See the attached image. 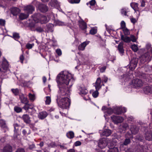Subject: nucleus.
<instances>
[{"instance_id": "4be33fe9", "label": "nucleus", "mask_w": 152, "mask_h": 152, "mask_svg": "<svg viewBox=\"0 0 152 152\" xmlns=\"http://www.w3.org/2000/svg\"><path fill=\"white\" fill-rule=\"evenodd\" d=\"M25 104L23 108L26 110H28L29 109H32L34 108L33 105L32 104H30L28 103V101Z\"/></svg>"}, {"instance_id": "ea45409f", "label": "nucleus", "mask_w": 152, "mask_h": 152, "mask_svg": "<svg viewBox=\"0 0 152 152\" xmlns=\"http://www.w3.org/2000/svg\"><path fill=\"white\" fill-rule=\"evenodd\" d=\"M108 152H118V149L116 148L110 149L108 150Z\"/></svg>"}, {"instance_id": "1a4fd4ad", "label": "nucleus", "mask_w": 152, "mask_h": 152, "mask_svg": "<svg viewBox=\"0 0 152 152\" xmlns=\"http://www.w3.org/2000/svg\"><path fill=\"white\" fill-rule=\"evenodd\" d=\"M144 137L145 139L147 140H152V133L150 130H147L145 132L144 134Z\"/></svg>"}, {"instance_id": "2f4dec72", "label": "nucleus", "mask_w": 152, "mask_h": 152, "mask_svg": "<svg viewBox=\"0 0 152 152\" xmlns=\"http://www.w3.org/2000/svg\"><path fill=\"white\" fill-rule=\"evenodd\" d=\"M131 142V140L129 138H126L123 144H121L122 145H127Z\"/></svg>"}, {"instance_id": "8fccbe9b", "label": "nucleus", "mask_w": 152, "mask_h": 152, "mask_svg": "<svg viewBox=\"0 0 152 152\" xmlns=\"http://www.w3.org/2000/svg\"><path fill=\"white\" fill-rule=\"evenodd\" d=\"M56 52L58 56H61L62 54L61 51L60 49H58L56 50Z\"/></svg>"}, {"instance_id": "9d476101", "label": "nucleus", "mask_w": 152, "mask_h": 152, "mask_svg": "<svg viewBox=\"0 0 152 152\" xmlns=\"http://www.w3.org/2000/svg\"><path fill=\"white\" fill-rule=\"evenodd\" d=\"M34 7L32 5H29L24 7V10L27 13H32L34 10Z\"/></svg>"}, {"instance_id": "09e8293b", "label": "nucleus", "mask_w": 152, "mask_h": 152, "mask_svg": "<svg viewBox=\"0 0 152 152\" xmlns=\"http://www.w3.org/2000/svg\"><path fill=\"white\" fill-rule=\"evenodd\" d=\"M80 0H70L69 2L72 4L78 3L80 2Z\"/></svg>"}, {"instance_id": "6e6552de", "label": "nucleus", "mask_w": 152, "mask_h": 152, "mask_svg": "<svg viewBox=\"0 0 152 152\" xmlns=\"http://www.w3.org/2000/svg\"><path fill=\"white\" fill-rule=\"evenodd\" d=\"M111 118L115 124L121 123L124 120L123 118L120 116L113 115L112 116Z\"/></svg>"}, {"instance_id": "f3484780", "label": "nucleus", "mask_w": 152, "mask_h": 152, "mask_svg": "<svg viewBox=\"0 0 152 152\" xmlns=\"http://www.w3.org/2000/svg\"><path fill=\"white\" fill-rule=\"evenodd\" d=\"M47 29L46 31L49 33L53 32V31L54 25L51 23H49L46 25Z\"/></svg>"}, {"instance_id": "49530a36", "label": "nucleus", "mask_w": 152, "mask_h": 152, "mask_svg": "<svg viewBox=\"0 0 152 152\" xmlns=\"http://www.w3.org/2000/svg\"><path fill=\"white\" fill-rule=\"evenodd\" d=\"M34 43H33L32 44L27 43L26 45V47L27 49H30L32 48V47L34 46Z\"/></svg>"}, {"instance_id": "412c9836", "label": "nucleus", "mask_w": 152, "mask_h": 152, "mask_svg": "<svg viewBox=\"0 0 152 152\" xmlns=\"http://www.w3.org/2000/svg\"><path fill=\"white\" fill-rule=\"evenodd\" d=\"M112 133L111 131L109 129H104L102 134V136H105L106 137L110 136Z\"/></svg>"}, {"instance_id": "aec40b11", "label": "nucleus", "mask_w": 152, "mask_h": 152, "mask_svg": "<svg viewBox=\"0 0 152 152\" xmlns=\"http://www.w3.org/2000/svg\"><path fill=\"white\" fill-rule=\"evenodd\" d=\"M143 91L146 94L152 93V86H148L143 88Z\"/></svg>"}, {"instance_id": "72a5a7b5", "label": "nucleus", "mask_w": 152, "mask_h": 152, "mask_svg": "<svg viewBox=\"0 0 152 152\" xmlns=\"http://www.w3.org/2000/svg\"><path fill=\"white\" fill-rule=\"evenodd\" d=\"M0 126L3 128L6 127V126L4 121L3 120H1L0 121Z\"/></svg>"}, {"instance_id": "f704fd0d", "label": "nucleus", "mask_w": 152, "mask_h": 152, "mask_svg": "<svg viewBox=\"0 0 152 152\" xmlns=\"http://www.w3.org/2000/svg\"><path fill=\"white\" fill-rule=\"evenodd\" d=\"M121 110L118 111L117 113V114L119 115L121 114L122 113H125L126 111V109L125 107H123L121 108Z\"/></svg>"}, {"instance_id": "9b49d317", "label": "nucleus", "mask_w": 152, "mask_h": 152, "mask_svg": "<svg viewBox=\"0 0 152 152\" xmlns=\"http://www.w3.org/2000/svg\"><path fill=\"white\" fill-rule=\"evenodd\" d=\"M139 128L138 126L136 125H131L130 130L132 134H137L139 132Z\"/></svg>"}, {"instance_id": "0eeeda50", "label": "nucleus", "mask_w": 152, "mask_h": 152, "mask_svg": "<svg viewBox=\"0 0 152 152\" xmlns=\"http://www.w3.org/2000/svg\"><path fill=\"white\" fill-rule=\"evenodd\" d=\"M152 57V54L148 52L141 56V59L144 62L149 61L151 60Z\"/></svg>"}, {"instance_id": "473e14b6", "label": "nucleus", "mask_w": 152, "mask_h": 152, "mask_svg": "<svg viewBox=\"0 0 152 152\" xmlns=\"http://www.w3.org/2000/svg\"><path fill=\"white\" fill-rule=\"evenodd\" d=\"M66 136L68 137L71 139L74 137V134L72 132L70 131L67 134Z\"/></svg>"}, {"instance_id": "de8ad7c7", "label": "nucleus", "mask_w": 152, "mask_h": 152, "mask_svg": "<svg viewBox=\"0 0 152 152\" xmlns=\"http://www.w3.org/2000/svg\"><path fill=\"white\" fill-rule=\"evenodd\" d=\"M96 30L94 28H92L90 31V33L94 35L96 33Z\"/></svg>"}, {"instance_id": "6e6d98bb", "label": "nucleus", "mask_w": 152, "mask_h": 152, "mask_svg": "<svg viewBox=\"0 0 152 152\" xmlns=\"http://www.w3.org/2000/svg\"><path fill=\"white\" fill-rule=\"evenodd\" d=\"M121 13L122 14H124L125 16H128V15H127V12L126 11L124 10V9H122L121 10Z\"/></svg>"}, {"instance_id": "423d86ee", "label": "nucleus", "mask_w": 152, "mask_h": 152, "mask_svg": "<svg viewBox=\"0 0 152 152\" xmlns=\"http://www.w3.org/2000/svg\"><path fill=\"white\" fill-rule=\"evenodd\" d=\"M138 61V59L137 58L133 57L132 58L129 65L130 70L133 71L135 69L137 65Z\"/></svg>"}, {"instance_id": "dca6fc26", "label": "nucleus", "mask_w": 152, "mask_h": 152, "mask_svg": "<svg viewBox=\"0 0 152 152\" xmlns=\"http://www.w3.org/2000/svg\"><path fill=\"white\" fill-rule=\"evenodd\" d=\"M101 79L100 77H99L97 79L95 86L96 90H99L102 87L101 85Z\"/></svg>"}, {"instance_id": "f8f14e48", "label": "nucleus", "mask_w": 152, "mask_h": 152, "mask_svg": "<svg viewBox=\"0 0 152 152\" xmlns=\"http://www.w3.org/2000/svg\"><path fill=\"white\" fill-rule=\"evenodd\" d=\"M39 9L42 12H45L48 11V8L45 4H40L39 6Z\"/></svg>"}, {"instance_id": "f03ea898", "label": "nucleus", "mask_w": 152, "mask_h": 152, "mask_svg": "<svg viewBox=\"0 0 152 152\" xmlns=\"http://www.w3.org/2000/svg\"><path fill=\"white\" fill-rule=\"evenodd\" d=\"M57 99L56 101L59 106L62 109H66L69 107L70 104V100L67 97H61Z\"/></svg>"}, {"instance_id": "6ab92c4d", "label": "nucleus", "mask_w": 152, "mask_h": 152, "mask_svg": "<svg viewBox=\"0 0 152 152\" xmlns=\"http://www.w3.org/2000/svg\"><path fill=\"white\" fill-rule=\"evenodd\" d=\"M11 11L12 14L14 15H16L20 12V10L17 7H13L11 8Z\"/></svg>"}, {"instance_id": "39448f33", "label": "nucleus", "mask_w": 152, "mask_h": 152, "mask_svg": "<svg viewBox=\"0 0 152 152\" xmlns=\"http://www.w3.org/2000/svg\"><path fill=\"white\" fill-rule=\"evenodd\" d=\"M107 145V140L106 138H100L98 141V146L101 149L105 148Z\"/></svg>"}, {"instance_id": "e433bc0d", "label": "nucleus", "mask_w": 152, "mask_h": 152, "mask_svg": "<svg viewBox=\"0 0 152 152\" xmlns=\"http://www.w3.org/2000/svg\"><path fill=\"white\" fill-rule=\"evenodd\" d=\"M17 132H15L14 135L13 136V139L15 141H17L18 140H20L19 138L18 137L19 135L17 134Z\"/></svg>"}, {"instance_id": "c9c22d12", "label": "nucleus", "mask_w": 152, "mask_h": 152, "mask_svg": "<svg viewBox=\"0 0 152 152\" xmlns=\"http://www.w3.org/2000/svg\"><path fill=\"white\" fill-rule=\"evenodd\" d=\"M131 48L135 52H137L138 50L137 46L135 45H132L131 47Z\"/></svg>"}, {"instance_id": "774afa93", "label": "nucleus", "mask_w": 152, "mask_h": 152, "mask_svg": "<svg viewBox=\"0 0 152 152\" xmlns=\"http://www.w3.org/2000/svg\"><path fill=\"white\" fill-rule=\"evenodd\" d=\"M130 20L131 21V22L134 24L136 22V19L134 18H131Z\"/></svg>"}, {"instance_id": "20e7f679", "label": "nucleus", "mask_w": 152, "mask_h": 152, "mask_svg": "<svg viewBox=\"0 0 152 152\" xmlns=\"http://www.w3.org/2000/svg\"><path fill=\"white\" fill-rule=\"evenodd\" d=\"M143 84L141 80L137 78L132 80L131 85L135 88H139L142 86Z\"/></svg>"}, {"instance_id": "603ef678", "label": "nucleus", "mask_w": 152, "mask_h": 152, "mask_svg": "<svg viewBox=\"0 0 152 152\" xmlns=\"http://www.w3.org/2000/svg\"><path fill=\"white\" fill-rule=\"evenodd\" d=\"M5 23V20L2 19H0V25L1 26H4Z\"/></svg>"}, {"instance_id": "f257e3e1", "label": "nucleus", "mask_w": 152, "mask_h": 152, "mask_svg": "<svg viewBox=\"0 0 152 152\" xmlns=\"http://www.w3.org/2000/svg\"><path fill=\"white\" fill-rule=\"evenodd\" d=\"M62 73L58 75L56 81L59 86L60 95L64 96L69 92L67 85L71 78V75L70 74L67 75L65 72Z\"/></svg>"}, {"instance_id": "680f3d73", "label": "nucleus", "mask_w": 152, "mask_h": 152, "mask_svg": "<svg viewBox=\"0 0 152 152\" xmlns=\"http://www.w3.org/2000/svg\"><path fill=\"white\" fill-rule=\"evenodd\" d=\"M56 23L57 25L59 26H62L64 24V23H63L59 20L56 21Z\"/></svg>"}, {"instance_id": "bb28decb", "label": "nucleus", "mask_w": 152, "mask_h": 152, "mask_svg": "<svg viewBox=\"0 0 152 152\" xmlns=\"http://www.w3.org/2000/svg\"><path fill=\"white\" fill-rule=\"evenodd\" d=\"M87 44L86 42H84L81 45H80L78 47V49L79 50H83L85 48Z\"/></svg>"}, {"instance_id": "c756f323", "label": "nucleus", "mask_w": 152, "mask_h": 152, "mask_svg": "<svg viewBox=\"0 0 152 152\" xmlns=\"http://www.w3.org/2000/svg\"><path fill=\"white\" fill-rule=\"evenodd\" d=\"M28 14H25L24 13H21L19 15V18L21 20L26 18L28 16Z\"/></svg>"}, {"instance_id": "ddd939ff", "label": "nucleus", "mask_w": 152, "mask_h": 152, "mask_svg": "<svg viewBox=\"0 0 152 152\" xmlns=\"http://www.w3.org/2000/svg\"><path fill=\"white\" fill-rule=\"evenodd\" d=\"M8 68V65L7 64H5L0 62V72H5Z\"/></svg>"}, {"instance_id": "37998d69", "label": "nucleus", "mask_w": 152, "mask_h": 152, "mask_svg": "<svg viewBox=\"0 0 152 152\" xmlns=\"http://www.w3.org/2000/svg\"><path fill=\"white\" fill-rule=\"evenodd\" d=\"M99 90H96V91H94V92L93 93L92 95L94 97L96 98L99 95V92L98 91Z\"/></svg>"}, {"instance_id": "58836bf2", "label": "nucleus", "mask_w": 152, "mask_h": 152, "mask_svg": "<svg viewBox=\"0 0 152 152\" xmlns=\"http://www.w3.org/2000/svg\"><path fill=\"white\" fill-rule=\"evenodd\" d=\"M124 34L126 35H128L130 34V32L129 30L126 28H125L123 29Z\"/></svg>"}, {"instance_id": "864d4df0", "label": "nucleus", "mask_w": 152, "mask_h": 152, "mask_svg": "<svg viewBox=\"0 0 152 152\" xmlns=\"http://www.w3.org/2000/svg\"><path fill=\"white\" fill-rule=\"evenodd\" d=\"M126 24L125 22L124 21H122L121 23V28L124 29L126 28Z\"/></svg>"}, {"instance_id": "4c0bfd02", "label": "nucleus", "mask_w": 152, "mask_h": 152, "mask_svg": "<svg viewBox=\"0 0 152 152\" xmlns=\"http://www.w3.org/2000/svg\"><path fill=\"white\" fill-rule=\"evenodd\" d=\"M20 36L19 34L14 33H13V37L15 39H18L20 38Z\"/></svg>"}, {"instance_id": "7c9ffc66", "label": "nucleus", "mask_w": 152, "mask_h": 152, "mask_svg": "<svg viewBox=\"0 0 152 152\" xmlns=\"http://www.w3.org/2000/svg\"><path fill=\"white\" fill-rule=\"evenodd\" d=\"M11 91L15 95L17 96L20 94V90L17 88L12 89H11Z\"/></svg>"}, {"instance_id": "2eb2a0df", "label": "nucleus", "mask_w": 152, "mask_h": 152, "mask_svg": "<svg viewBox=\"0 0 152 152\" xmlns=\"http://www.w3.org/2000/svg\"><path fill=\"white\" fill-rule=\"evenodd\" d=\"M19 99L20 100L21 102L22 103L26 104L28 101L26 97H25L24 95L22 94H19Z\"/></svg>"}, {"instance_id": "052dcab7", "label": "nucleus", "mask_w": 152, "mask_h": 152, "mask_svg": "<svg viewBox=\"0 0 152 152\" xmlns=\"http://www.w3.org/2000/svg\"><path fill=\"white\" fill-rule=\"evenodd\" d=\"M147 75L145 73H142L140 75V77L143 79H145Z\"/></svg>"}, {"instance_id": "e2e57ef3", "label": "nucleus", "mask_w": 152, "mask_h": 152, "mask_svg": "<svg viewBox=\"0 0 152 152\" xmlns=\"http://www.w3.org/2000/svg\"><path fill=\"white\" fill-rule=\"evenodd\" d=\"M96 1L95 0H92L91 1H90V4L91 6L94 5Z\"/></svg>"}, {"instance_id": "4d7b16f0", "label": "nucleus", "mask_w": 152, "mask_h": 152, "mask_svg": "<svg viewBox=\"0 0 152 152\" xmlns=\"http://www.w3.org/2000/svg\"><path fill=\"white\" fill-rule=\"evenodd\" d=\"M14 126L15 129L14 132H17V131L18 130V125L17 124H14Z\"/></svg>"}, {"instance_id": "69168bd1", "label": "nucleus", "mask_w": 152, "mask_h": 152, "mask_svg": "<svg viewBox=\"0 0 152 152\" xmlns=\"http://www.w3.org/2000/svg\"><path fill=\"white\" fill-rule=\"evenodd\" d=\"M81 142L79 141H77L75 143V146H79L81 145Z\"/></svg>"}, {"instance_id": "0e129e2a", "label": "nucleus", "mask_w": 152, "mask_h": 152, "mask_svg": "<svg viewBox=\"0 0 152 152\" xmlns=\"http://www.w3.org/2000/svg\"><path fill=\"white\" fill-rule=\"evenodd\" d=\"M20 59L21 61V63H23V61L24 59V57L23 55H22L20 56Z\"/></svg>"}, {"instance_id": "b1692460", "label": "nucleus", "mask_w": 152, "mask_h": 152, "mask_svg": "<svg viewBox=\"0 0 152 152\" xmlns=\"http://www.w3.org/2000/svg\"><path fill=\"white\" fill-rule=\"evenodd\" d=\"M121 39L124 41L125 42L128 43L131 41L130 38L127 36L124 37L122 34H121Z\"/></svg>"}, {"instance_id": "5fc2aeb1", "label": "nucleus", "mask_w": 152, "mask_h": 152, "mask_svg": "<svg viewBox=\"0 0 152 152\" xmlns=\"http://www.w3.org/2000/svg\"><path fill=\"white\" fill-rule=\"evenodd\" d=\"M100 69V72L102 73L104 72L106 68V66H103L100 68H99Z\"/></svg>"}, {"instance_id": "bf43d9fd", "label": "nucleus", "mask_w": 152, "mask_h": 152, "mask_svg": "<svg viewBox=\"0 0 152 152\" xmlns=\"http://www.w3.org/2000/svg\"><path fill=\"white\" fill-rule=\"evenodd\" d=\"M134 6L136 8V11H138L139 7H138V4L137 3H133Z\"/></svg>"}, {"instance_id": "c03bdc74", "label": "nucleus", "mask_w": 152, "mask_h": 152, "mask_svg": "<svg viewBox=\"0 0 152 152\" xmlns=\"http://www.w3.org/2000/svg\"><path fill=\"white\" fill-rule=\"evenodd\" d=\"M46 99L45 101L46 104H49L51 102V98L50 97L47 96L46 97Z\"/></svg>"}, {"instance_id": "338daca9", "label": "nucleus", "mask_w": 152, "mask_h": 152, "mask_svg": "<svg viewBox=\"0 0 152 152\" xmlns=\"http://www.w3.org/2000/svg\"><path fill=\"white\" fill-rule=\"evenodd\" d=\"M16 152H25V151L23 149L19 148L18 149Z\"/></svg>"}, {"instance_id": "a19ab883", "label": "nucleus", "mask_w": 152, "mask_h": 152, "mask_svg": "<svg viewBox=\"0 0 152 152\" xmlns=\"http://www.w3.org/2000/svg\"><path fill=\"white\" fill-rule=\"evenodd\" d=\"M14 110L17 113H18L22 111V109L19 107L15 106V107Z\"/></svg>"}, {"instance_id": "4468645a", "label": "nucleus", "mask_w": 152, "mask_h": 152, "mask_svg": "<svg viewBox=\"0 0 152 152\" xmlns=\"http://www.w3.org/2000/svg\"><path fill=\"white\" fill-rule=\"evenodd\" d=\"M22 118L26 124H29L31 122L30 118L29 115L27 114H24Z\"/></svg>"}, {"instance_id": "79ce46f5", "label": "nucleus", "mask_w": 152, "mask_h": 152, "mask_svg": "<svg viewBox=\"0 0 152 152\" xmlns=\"http://www.w3.org/2000/svg\"><path fill=\"white\" fill-rule=\"evenodd\" d=\"M35 30L37 32L40 33L44 31V30L43 28L41 27H38L36 28Z\"/></svg>"}, {"instance_id": "13d9d810", "label": "nucleus", "mask_w": 152, "mask_h": 152, "mask_svg": "<svg viewBox=\"0 0 152 152\" xmlns=\"http://www.w3.org/2000/svg\"><path fill=\"white\" fill-rule=\"evenodd\" d=\"M29 97L31 100H33L34 99V96L30 93L29 94Z\"/></svg>"}, {"instance_id": "7ed1b4c3", "label": "nucleus", "mask_w": 152, "mask_h": 152, "mask_svg": "<svg viewBox=\"0 0 152 152\" xmlns=\"http://www.w3.org/2000/svg\"><path fill=\"white\" fill-rule=\"evenodd\" d=\"M33 20L36 23H40L41 24L47 23L48 22L47 17L40 13L34 14L32 16Z\"/></svg>"}, {"instance_id": "a211bd4d", "label": "nucleus", "mask_w": 152, "mask_h": 152, "mask_svg": "<svg viewBox=\"0 0 152 152\" xmlns=\"http://www.w3.org/2000/svg\"><path fill=\"white\" fill-rule=\"evenodd\" d=\"M48 115L47 113L45 111L40 112L38 115V118L41 119H43Z\"/></svg>"}, {"instance_id": "3c124183", "label": "nucleus", "mask_w": 152, "mask_h": 152, "mask_svg": "<svg viewBox=\"0 0 152 152\" xmlns=\"http://www.w3.org/2000/svg\"><path fill=\"white\" fill-rule=\"evenodd\" d=\"M131 41H132L133 42H135L136 41V39L134 36L133 35H131L130 36Z\"/></svg>"}, {"instance_id": "393cba45", "label": "nucleus", "mask_w": 152, "mask_h": 152, "mask_svg": "<svg viewBox=\"0 0 152 152\" xmlns=\"http://www.w3.org/2000/svg\"><path fill=\"white\" fill-rule=\"evenodd\" d=\"M12 147L9 145L5 146L3 148L4 152H12Z\"/></svg>"}, {"instance_id": "a18cd8bd", "label": "nucleus", "mask_w": 152, "mask_h": 152, "mask_svg": "<svg viewBox=\"0 0 152 152\" xmlns=\"http://www.w3.org/2000/svg\"><path fill=\"white\" fill-rule=\"evenodd\" d=\"M122 127L123 128V129L126 130L129 128V126L127 123H123L122 124Z\"/></svg>"}, {"instance_id": "cd10ccee", "label": "nucleus", "mask_w": 152, "mask_h": 152, "mask_svg": "<svg viewBox=\"0 0 152 152\" xmlns=\"http://www.w3.org/2000/svg\"><path fill=\"white\" fill-rule=\"evenodd\" d=\"M79 90L80 91V94H86L88 93V91L84 88H82L80 87Z\"/></svg>"}, {"instance_id": "a878e982", "label": "nucleus", "mask_w": 152, "mask_h": 152, "mask_svg": "<svg viewBox=\"0 0 152 152\" xmlns=\"http://www.w3.org/2000/svg\"><path fill=\"white\" fill-rule=\"evenodd\" d=\"M123 45V42H120L118 46V49L120 53L122 54L124 53Z\"/></svg>"}, {"instance_id": "c85d7f7f", "label": "nucleus", "mask_w": 152, "mask_h": 152, "mask_svg": "<svg viewBox=\"0 0 152 152\" xmlns=\"http://www.w3.org/2000/svg\"><path fill=\"white\" fill-rule=\"evenodd\" d=\"M115 144V143L112 141H110L108 143L107 142V145L108 146V148H109V149L115 148L114 147Z\"/></svg>"}, {"instance_id": "5701e85b", "label": "nucleus", "mask_w": 152, "mask_h": 152, "mask_svg": "<svg viewBox=\"0 0 152 152\" xmlns=\"http://www.w3.org/2000/svg\"><path fill=\"white\" fill-rule=\"evenodd\" d=\"M79 26L80 28L82 30H84L87 28L86 23L84 21H80L79 22Z\"/></svg>"}]
</instances>
